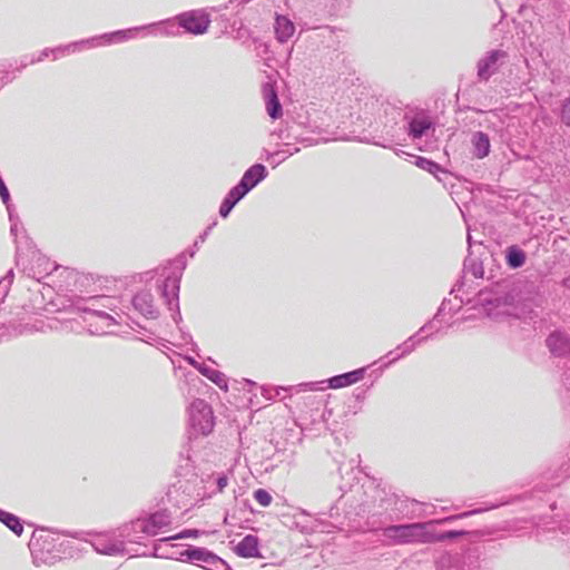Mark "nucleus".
<instances>
[{
    "label": "nucleus",
    "mask_w": 570,
    "mask_h": 570,
    "mask_svg": "<svg viewBox=\"0 0 570 570\" xmlns=\"http://www.w3.org/2000/svg\"><path fill=\"white\" fill-rule=\"evenodd\" d=\"M51 50H52L51 56H52L53 60H57L59 57H62V56H66L69 53L78 52L75 41L67 43V45H60L58 47L51 48Z\"/></svg>",
    "instance_id": "nucleus-46"
},
{
    "label": "nucleus",
    "mask_w": 570,
    "mask_h": 570,
    "mask_svg": "<svg viewBox=\"0 0 570 570\" xmlns=\"http://www.w3.org/2000/svg\"><path fill=\"white\" fill-rule=\"evenodd\" d=\"M463 272L472 274L475 278H482L484 274L483 264L480 259L468 256L463 262Z\"/></svg>",
    "instance_id": "nucleus-40"
},
{
    "label": "nucleus",
    "mask_w": 570,
    "mask_h": 570,
    "mask_svg": "<svg viewBox=\"0 0 570 570\" xmlns=\"http://www.w3.org/2000/svg\"><path fill=\"white\" fill-rule=\"evenodd\" d=\"M138 28H139V31L150 30V32H158L164 36H173V37L180 35V29H181V27L179 26V20H176V16L174 18L161 20L159 22L139 26Z\"/></svg>",
    "instance_id": "nucleus-25"
},
{
    "label": "nucleus",
    "mask_w": 570,
    "mask_h": 570,
    "mask_svg": "<svg viewBox=\"0 0 570 570\" xmlns=\"http://www.w3.org/2000/svg\"><path fill=\"white\" fill-rule=\"evenodd\" d=\"M216 222H213L207 228L197 237V239L194 243V247L197 248L199 243H204L212 232V229L216 226Z\"/></svg>",
    "instance_id": "nucleus-53"
},
{
    "label": "nucleus",
    "mask_w": 570,
    "mask_h": 570,
    "mask_svg": "<svg viewBox=\"0 0 570 570\" xmlns=\"http://www.w3.org/2000/svg\"><path fill=\"white\" fill-rule=\"evenodd\" d=\"M508 58L507 51L502 49H492L488 51L476 63V76L480 81H488Z\"/></svg>",
    "instance_id": "nucleus-11"
},
{
    "label": "nucleus",
    "mask_w": 570,
    "mask_h": 570,
    "mask_svg": "<svg viewBox=\"0 0 570 570\" xmlns=\"http://www.w3.org/2000/svg\"><path fill=\"white\" fill-rule=\"evenodd\" d=\"M0 198H1L2 203L6 205L7 210L10 212V208L13 207V205L11 204L10 191L1 176H0Z\"/></svg>",
    "instance_id": "nucleus-49"
},
{
    "label": "nucleus",
    "mask_w": 570,
    "mask_h": 570,
    "mask_svg": "<svg viewBox=\"0 0 570 570\" xmlns=\"http://www.w3.org/2000/svg\"><path fill=\"white\" fill-rule=\"evenodd\" d=\"M166 497L167 501L178 510L184 509L188 511L197 502L210 498L212 494L206 493L204 479H200L197 474H193L190 478L180 479L177 483L173 484L168 489Z\"/></svg>",
    "instance_id": "nucleus-2"
},
{
    "label": "nucleus",
    "mask_w": 570,
    "mask_h": 570,
    "mask_svg": "<svg viewBox=\"0 0 570 570\" xmlns=\"http://www.w3.org/2000/svg\"><path fill=\"white\" fill-rule=\"evenodd\" d=\"M184 33L200 36L208 31L212 19L205 9H193L176 16Z\"/></svg>",
    "instance_id": "nucleus-10"
},
{
    "label": "nucleus",
    "mask_w": 570,
    "mask_h": 570,
    "mask_svg": "<svg viewBox=\"0 0 570 570\" xmlns=\"http://www.w3.org/2000/svg\"><path fill=\"white\" fill-rule=\"evenodd\" d=\"M390 495H395V493L386 492L385 490H377L376 495L374 497L375 503H377L379 513L384 514L385 519L389 520V509L393 508L394 502L387 500Z\"/></svg>",
    "instance_id": "nucleus-39"
},
{
    "label": "nucleus",
    "mask_w": 570,
    "mask_h": 570,
    "mask_svg": "<svg viewBox=\"0 0 570 570\" xmlns=\"http://www.w3.org/2000/svg\"><path fill=\"white\" fill-rule=\"evenodd\" d=\"M394 502L393 508L389 509V521L400 520L403 518H410L409 507L410 504H414V500H409L407 498H400L399 495H390L387 499Z\"/></svg>",
    "instance_id": "nucleus-28"
},
{
    "label": "nucleus",
    "mask_w": 570,
    "mask_h": 570,
    "mask_svg": "<svg viewBox=\"0 0 570 570\" xmlns=\"http://www.w3.org/2000/svg\"><path fill=\"white\" fill-rule=\"evenodd\" d=\"M0 522L17 537H20L23 533L22 519L11 512L0 509Z\"/></svg>",
    "instance_id": "nucleus-33"
},
{
    "label": "nucleus",
    "mask_w": 570,
    "mask_h": 570,
    "mask_svg": "<svg viewBox=\"0 0 570 570\" xmlns=\"http://www.w3.org/2000/svg\"><path fill=\"white\" fill-rule=\"evenodd\" d=\"M208 478L213 480V483L216 487V490L214 492H212L210 494L220 493L228 485L229 478H228V474L225 472L213 473Z\"/></svg>",
    "instance_id": "nucleus-45"
},
{
    "label": "nucleus",
    "mask_w": 570,
    "mask_h": 570,
    "mask_svg": "<svg viewBox=\"0 0 570 570\" xmlns=\"http://www.w3.org/2000/svg\"><path fill=\"white\" fill-rule=\"evenodd\" d=\"M502 504L503 503H493L489 508L474 509V510L465 511V512H462L460 514L450 515V517H446V518H443V519H440V520H435V521H433V523H440L441 524V523L452 522L454 520L468 518L470 515L478 514V513H481L483 511H488L490 509H495V508H498V507H500Z\"/></svg>",
    "instance_id": "nucleus-42"
},
{
    "label": "nucleus",
    "mask_w": 570,
    "mask_h": 570,
    "mask_svg": "<svg viewBox=\"0 0 570 570\" xmlns=\"http://www.w3.org/2000/svg\"><path fill=\"white\" fill-rule=\"evenodd\" d=\"M414 164L420 169L432 174L439 181L443 180L441 175L446 176L449 174L439 163L423 156H415Z\"/></svg>",
    "instance_id": "nucleus-31"
},
{
    "label": "nucleus",
    "mask_w": 570,
    "mask_h": 570,
    "mask_svg": "<svg viewBox=\"0 0 570 570\" xmlns=\"http://www.w3.org/2000/svg\"><path fill=\"white\" fill-rule=\"evenodd\" d=\"M8 214H9V220L11 223L10 232L14 236L16 244H17V246H16V265L17 266L24 265L23 248H22L21 243L18 240L19 218L17 216H14L13 207L10 208V212H8Z\"/></svg>",
    "instance_id": "nucleus-34"
},
{
    "label": "nucleus",
    "mask_w": 570,
    "mask_h": 570,
    "mask_svg": "<svg viewBox=\"0 0 570 570\" xmlns=\"http://www.w3.org/2000/svg\"><path fill=\"white\" fill-rule=\"evenodd\" d=\"M560 121L570 128V96L564 98L560 107Z\"/></svg>",
    "instance_id": "nucleus-47"
},
{
    "label": "nucleus",
    "mask_w": 570,
    "mask_h": 570,
    "mask_svg": "<svg viewBox=\"0 0 570 570\" xmlns=\"http://www.w3.org/2000/svg\"><path fill=\"white\" fill-rule=\"evenodd\" d=\"M11 287L7 286L6 283H0V305L4 302Z\"/></svg>",
    "instance_id": "nucleus-58"
},
{
    "label": "nucleus",
    "mask_w": 570,
    "mask_h": 570,
    "mask_svg": "<svg viewBox=\"0 0 570 570\" xmlns=\"http://www.w3.org/2000/svg\"><path fill=\"white\" fill-rule=\"evenodd\" d=\"M316 382H307V383H301L296 386H262V395L267 400H275L276 397L281 396L282 392H288L292 390H296L297 392L302 391H315L316 390Z\"/></svg>",
    "instance_id": "nucleus-29"
},
{
    "label": "nucleus",
    "mask_w": 570,
    "mask_h": 570,
    "mask_svg": "<svg viewBox=\"0 0 570 570\" xmlns=\"http://www.w3.org/2000/svg\"><path fill=\"white\" fill-rule=\"evenodd\" d=\"M267 115L273 119H279L283 116V106L278 98V92L274 86L265 83L263 88Z\"/></svg>",
    "instance_id": "nucleus-23"
},
{
    "label": "nucleus",
    "mask_w": 570,
    "mask_h": 570,
    "mask_svg": "<svg viewBox=\"0 0 570 570\" xmlns=\"http://www.w3.org/2000/svg\"><path fill=\"white\" fill-rule=\"evenodd\" d=\"M476 303L494 321L514 318L532 321L541 307L540 287L530 281L501 279L479 291Z\"/></svg>",
    "instance_id": "nucleus-1"
},
{
    "label": "nucleus",
    "mask_w": 570,
    "mask_h": 570,
    "mask_svg": "<svg viewBox=\"0 0 570 570\" xmlns=\"http://www.w3.org/2000/svg\"><path fill=\"white\" fill-rule=\"evenodd\" d=\"M430 523L413 522L391 524L382 529L383 535L393 544L428 543Z\"/></svg>",
    "instance_id": "nucleus-6"
},
{
    "label": "nucleus",
    "mask_w": 570,
    "mask_h": 570,
    "mask_svg": "<svg viewBox=\"0 0 570 570\" xmlns=\"http://www.w3.org/2000/svg\"><path fill=\"white\" fill-rule=\"evenodd\" d=\"M433 328V321L426 322L415 334L411 335L407 340H405L402 344L397 345V347L394 351H390L385 357H390V361L385 363V366H389L390 364L399 361L400 358L411 354L416 345L421 344L422 342L426 341L432 334L426 336H420L421 333L432 330Z\"/></svg>",
    "instance_id": "nucleus-14"
},
{
    "label": "nucleus",
    "mask_w": 570,
    "mask_h": 570,
    "mask_svg": "<svg viewBox=\"0 0 570 570\" xmlns=\"http://www.w3.org/2000/svg\"><path fill=\"white\" fill-rule=\"evenodd\" d=\"M237 204L248 194V191L237 183L227 193Z\"/></svg>",
    "instance_id": "nucleus-50"
},
{
    "label": "nucleus",
    "mask_w": 570,
    "mask_h": 570,
    "mask_svg": "<svg viewBox=\"0 0 570 570\" xmlns=\"http://www.w3.org/2000/svg\"><path fill=\"white\" fill-rule=\"evenodd\" d=\"M198 372L203 376L208 379L210 382H213L215 385H217L219 389H222V390L228 389L227 379L223 372H220L218 370H214L206 364H203L202 366H199Z\"/></svg>",
    "instance_id": "nucleus-35"
},
{
    "label": "nucleus",
    "mask_w": 570,
    "mask_h": 570,
    "mask_svg": "<svg viewBox=\"0 0 570 570\" xmlns=\"http://www.w3.org/2000/svg\"><path fill=\"white\" fill-rule=\"evenodd\" d=\"M185 361L191 365L193 367H195L197 371L199 370V366H202L204 363H199L198 361H196L193 356H185Z\"/></svg>",
    "instance_id": "nucleus-60"
},
{
    "label": "nucleus",
    "mask_w": 570,
    "mask_h": 570,
    "mask_svg": "<svg viewBox=\"0 0 570 570\" xmlns=\"http://www.w3.org/2000/svg\"><path fill=\"white\" fill-rule=\"evenodd\" d=\"M463 304V298H460V303L455 306H449L451 305V301L448 299V298H444L441 303V305L439 306L435 315L433 316V318L431 321H433V324L435 322H441L442 321V317L446 314V313H450V314H454L456 313L460 308H461V305Z\"/></svg>",
    "instance_id": "nucleus-41"
},
{
    "label": "nucleus",
    "mask_w": 570,
    "mask_h": 570,
    "mask_svg": "<svg viewBox=\"0 0 570 570\" xmlns=\"http://www.w3.org/2000/svg\"><path fill=\"white\" fill-rule=\"evenodd\" d=\"M546 346L558 363L570 361V334L562 328L553 330L546 338Z\"/></svg>",
    "instance_id": "nucleus-13"
},
{
    "label": "nucleus",
    "mask_w": 570,
    "mask_h": 570,
    "mask_svg": "<svg viewBox=\"0 0 570 570\" xmlns=\"http://www.w3.org/2000/svg\"><path fill=\"white\" fill-rule=\"evenodd\" d=\"M435 566L436 570H485L481 566L478 548H469L462 553L442 556Z\"/></svg>",
    "instance_id": "nucleus-8"
},
{
    "label": "nucleus",
    "mask_w": 570,
    "mask_h": 570,
    "mask_svg": "<svg viewBox=\"0 0 570 570\" xmlns=\"http://www.w3.org/2000/svg\"><path fill=\"white\" fill-rule=\"evenodd\" d=\"M238 511L234 509L233 511H226L224 515V523L230 527L239 525L242 519L237 515Z\"/></svg>",
    "instance_id": "nucleus-51"
},
{
    "label": "nucleus",
    "mask_w": 570,
    "mask_h": 570,
    "mask_svg": "<svg viewBox=\"0 0 570 570\" xmlns=\"http://www.w3.org/2000/svg\"><path fill=\"white\" fill-rule=\"evenodd\" d=\"M203 533L204 532L198 529H184L174 535L161 538L158 541L159 542H168V541H173V540L187 539V538L196 539V538L200 537V534H203Z\"/></svg>",
    "instance_id": "nucleus-43"
},
{
    "label": "nucleus",
    "mask_w": 570,
    "mask_h": 570,
    "mask_svg": "<svg viewBox=\"0 0 570 570\" xmlns=\"http://www.w3.org/2000/svg\"><path fill=\"white\" fill-rule=\"evenodd\" d=\"M366 371L367 366L358 367L350 372L331 376L320 383H324L326 384V387L333 390L347 387L362 381L365 377Z\"/></svg>",
    "instance_id": "nucleus-19"
},
{
    "label": "nucleus",
    "mask_w": 570,
    "mask_h": 570,
    "mask_svg": "<svg viewBox=\"0 0 570 570\" xmlns=\"http://www.w3.org/2000/svg\"><path fill=\"white\" fill-rule=\"evenodd\" d=\"M471 153L475 159H484L491 153V139L489 134L478 130L471 135Z\"/></svg>",
    "instance_id": "nucleus-22"
},
{
    "label": "nucleus",
    "mask_w": 570,
    "mask_h": 570,
    "mask_svg": "<svg viewBox=\"0 0 570 570\" xmlns=\"http://www.w3.org/2000/svg\"><path fill=\"white\" fill-rule=\"evenodd\" d=\"M527 262V253L518 245H511L505 249V263L512 269L522 267Z\"/></svg>",
    "instance_id": "nucleus-32"
},
{
    "label": "nucleus",
    "mask_w": 570,
    "mask_h": 570,
    "mask_svg": "<svg viewBox=\"0 0 570 570\" xmlns=\"http://www.w3.org/2000/svg\"><path fill=\"white\" fill-rule=\"evenodd\" d=\"M90 315L96 320L95 324H89L90 327L95 326V330H89L92 334H106L116 324L115 318L104 311H91Z\"/></svg>",
    "instance_id": "nucleus-30"
},
{
    "label": "nucleus",
    "mask_w": 570,
    "mask_h": 570,
    "mask_svg": "<svg viewBox=\"0 0 570 570\" xmlns=\"http://www.w3.org/2000/svg\"><path fill=\"white\" fill-rule=\"evenodd\" d=\"M267 176L268 170L266 166L261 163H256L245 170L238 183L249 193L265 180Z\"/></svg>",
    "instance_id": "nucleus-20"
},
{
    "label": "nucleus",
    "mask_w": 570,
    "mask_h": 570,
    "mask_svg": "<svg viewBox=\"0 0 570 570\" xmlns=\"http://www.w3.org/2000/svg\"><path fill=\"white\" fill-rule=\"evenodd\" d=\"M57 546L58 539L55 533L46 529L35 530L29 541L33 564L36 567L55 564L59 559Z\"/></svg>",
    "instance_id": "nucleus-5"
},
{
    "label": "nucleus",
    "mask_w": 570,
    "mask_h": 570,
    "mask_svg": "<svg viewBox=\"0 0 570 570\" xmlns=\"http://www.w3.org/2000/svg\"><path fill=\"white\" fill-rule=\"evenodd\" d=\"M90 544L97 553L105 556H124L127 550L119 538L115 539L109 533H95Z\"/></svg>",
    "instance_id": "nucleus-17"
},
{
    "label": "nucleus",
    "mask_w": 570,
    "mask_h": 570,
    "mask_svg": "<svg viewBox=\"0 0 570 570\" xmlns=\"http://www.w3.org/2000/svg\"><path fill=\"white\" fill-rule=\"evenodd\" d=\"M313 29L316 31L315 36L317 38H322L326 41V43H325L326 47L333 48L334 50L337 49L340 41L337 39L334 28L328 27V26H323V27H315Z\"/></svg>",
    "instance_id": "nucleus-38"
},
{
    "label": "nucleus",
    "mask_w": 570,
    "mask_h": 570,
    "mask_svg": "<svg viewBox=\"0 0 570 570\" xmlns=\"http://www.w3.org/2000/svg\"><path fill=\"white\" fill-rule=\"evenodd\" d=\"M286 149H278L273 153H267L266 159L273 163V167L278 166L285 161L289 156L297 154L301 149L292 144H285Z\"/></svg>",
    "instance_id": "nucleus-36"
},
{
    "label": "nucleus",
    "mask_w": 570,
    "mask_h": 570,
    "mask_svg": "<svg viewBox=\"0 0 570 570\" xmlns=\"http://www.w3.org/2000/svg\"><path fill=\"white\" fill-rule=\"evenodd\" d=\"M254 499L262 505L268 507L272 503V495L265 489H257L254 491Z\"/></svg>",
    "instance_id": "nucleus-48"
},
{
    "label": "nucleus",
    "mask_w": 570,
    "mask_h": 570,
    "mask_svg": "<svg viewBox=\"0 0 570 570\" xmlns=\"http://www.w3.org/2000/svg\"><path fill=\"white\" fill-rule=\"evenodd\" d=\"M275 38L278 42L285 43L295 32L294 22L286 16L276 14L274 22Z\"/></svg>",
    "instance_id": "nucleus-27"
},
{
    "label": "nucleus",
    "mask_w": 570,
    "mask_h": 570,
    "mask_svg": "<svg viewBox=\"0 0 570 570\" xmlns=\"http://www.w3.org/2000/svg\"><path fill=\"white\" fill-rule=\"evenodd\" d=\"M63 273H66L67 279H70L73 282L75 289H78V284L82 285L83 276L80 275L78 272L73 269H63Z\"/></svg>",
    "instance_id": "nucleus-52"
},
{
    "label": "nucleus",
    "mask_w": 570,
    "mask_h": 570,
    "mask_svg": "<svg viewBox=\"0 0 570 570\" xmlns=\"http://www.w3.org/2000/svg\"><path fill=\"white\" fill-rule=\"evenodd\" d=\"M234 208H232L225 200H222L219 206V216L222 218H227Z\"/></svg>",
    "instance_id": "nucleus-55"
},
{
    "label": "nucleus",
    "mask_w": 570,
    "mask_h": 570,
    "mask_svg": "<svg viewBox=\"0 0 570 570\" xmlns=\"http://www.w3.org/2000/svg\"><path fill=\"white\" fill-rule=\"evenodd\" d=\"M238 512H246V511H253L250 502L248 500H240L237 502V505L235 508Z\"/></svg>",
    "instance_id": "nucleus-56"
},
{
    "label": "nucleus",
    "mask_w": 570,
    "mask_h": 570,
    "mask_svg": "<svg viewBox=\"0 0 570 570\" xmlns=\"http://www.w3.org/2000/svg\"><path fill=\"white\" fill-rule=\"evenodd\" d=\"M234 552L245 559L259 558V539L254 534H246L235 547Z\"/></svg>",
    "instance_id": "nucleus-24"
},
{
    "label": "nucleus",
    "mask_w": 570,
    "mask_h": 570,
    "mask_svg": "<svg viewBox=\"0 0 570 570\" xmlns=\"http://www.w3.org/2000/svg\"><path fill=\"white\" fill-rule=\"evenodd\" d=\"M404 118L406 132L413 140L422 139L430 130H434V122L426 110H420L411 117L404 115Z\"/></svg>",
    "instance_id": "nucleus-15"
},
{
    "label": "nucleus",
    "mask_w": 570,
    "mask_h": 570,
    "mask_svg": "<svg viewBox=\"0 0 570 570\" xmlns=\"http://www.w3.org/2000/svg\"><path fill=\"white\" fill-rule=\"evenodd\" d=\"M463 286H464V277L462 276L461 278H459L455 284L453 285L450 294H454L456 292H461L463 289Z\"/></svg>",
    "instance_id": "nucleus-59"
},
{
    "label": "nucleus",
    "mask_w": 570,
    "mask_h": 570,
    "mask_svg": "<svg viewBox=\"0 0 570 570\" xmlns=\"http://www.w3.org/2000/svg\"><path fill=\"white\" fill-rule=\"evenodd\" d=\"M468 531L464 530H446L441 532H430L429 531V542H444V541H453L459 538L468 535Z\"/></svg>",
    "instance_id": "nucleus-37"
},
{
    "label": "nucleus",
    "mask_w": 570,
    "mask_h": 570,
    "mask_svg": "<svg viewBox=\"0 0 570 570\" xmlns=\"http://www.w3.org/2000/svg\"><path fill=\"white\" fill-rule=\"evenodd\" d=\"M136 523H142L141 518H137L118 529L117 538H119L124 546L125 543H140L139 539L142 538L144 528L136 525Z\"/></svg>",
    "instance_id": "nucleus-26"
},
{
    "label": "nucleus",
    "mask_w": 570,
    "mask_h": 570,
    "mask_svg": "<svg viewBox=\"0 0 570 570\" xmlns=\"http://www.w3.org/2000/svg\"><path fill=\"white\" fill-rule=\"evenodd\" d=\"M562 286L570 289V275L562 279Z\"/></svg>",
    "instance_id": "nucleus-64"
},
{
    "label": "nucleus",
    "mask_w": 570,
    "mask_h": 570,
    "mask_svg": "<svg viewBox=\"0 0 570 570\" xmlns=\"http://www.w3.org/2000/svg\"><path fill=\"white\" fill-rule=\"evenodd\" d=\"M297 141L301 144H304L305 146H313V145L317 144V140H315L311 137L297 138Z\"/></svg>",
    "instance_id": "nucleus-61"
},
{
    "label": "nucleus",
    "mask_w": 570,
    "mask_h": 570,
    "mask_svg": "<svg viewBox=\"0 0 570 570\" xmlns=\"http://www.w3.org/2000/svg\"><path fill=\"white\" fill-rule=\"evenodd\" d=\"M139 32V28H128L116 30L111 32H106L102 35L94 36L87 39L77 40L76 47L77 51H82L91 48H97L101 46H110L114 43H121L134 39Z\"/></svg>",
    "instance_id": "nucleus-9"
},
{
    "label": "nucleus",
    "mask_w": 570,
    "mask_h": 570,
    "mask_svg": "<svg viewBox=\"0 0 570 570\" xmlns=\"http://www.w3.org/2000/svg\"><path fill=\"white\" fill-rule=\"evenodd\" d=\"M189 438L207 436L215 426L213 407L203 399H195L188 407Z\"/></svg>",
    "instance_id": "nucleus-7"
},
{
    "label": "nucleus",
    "mask_w": 570,
    "mask_h": 570,
    "mask_svg": "<svg viewBox=\"0 0 570 570\" xmlns=\"http://www.w3.org/2000/svg\"><path fill=\"white\" fill-rule=\"evenodd\" d=\"M51 51H52L51 48H45L43 50H41L39 52V55L37 57L32 56L30 58V62L36 63V62L42 61L46 58H49L51 56Z\"/></svg>",
    "instance_id": "nucleus-54"
},
{
    "label": "nucleus",
    "mask_w": 570,
    "mask_h": 570,
    "mask_svg": "<svg viewBox=\"0 0 570 570\" xmlns=\"http://www.w3.org/2000/svg\"><path fill=\"white\" fill-rule=\"evenodd\" d=\"M135 556L179 560L181 562L203 567L205 570H217L222 569L224 566V559L209 549L191 544L187 546V548L180 551L178 556L160 553L157 543H155L154 551L151 553L142 552L136 553Z\"/></svg>",
    "instance_id": "nucleus-4"
},
{
    "label": "nucleus",
    "mask_w": 570,
    "mask_h": 570,
    "mask_svg": "<svg viewBox=\"0 0 570 570\" xmlns=\"http://www.w3.org/2000/svg\"><path fill=\"white\" fill-rule=\"evenodd\" d=\"M13 278H14V272L11 268L7 272V274L2 278H0V283H6L7 286L11 287L12 283H13Z\"/></svg>",
    "instance_id": "nucleus-57"
},
{
    "label": "nucleus",
    "mask_w": 570,
    "mask_h": 570,
    "mask_svg": "<svg viewBox=\"0 0 570 570\" xmlns=\"http://www.w3.org/2000/svg\"><path fill=\"white\" fill-rule=\"evenodd\" d=\"M173 265L178 271L168 272L161 282H157V287L168 309L173 311V321L178 325L183 321L179 308V288L183 271L187 265L185 254L178 255Z\"/></svg>",
    "instance_id": "nucleus-3"
},
{
    "label": "nucleus",
    "mask_w": 570,
    "mask_h": 570,
    "mask_svg": "<svg viewBox=\"0 0 570 570\" xmlns=\"http://www.w3.org/2000/svg\"><path fill=\"white\" fill-rule=\"evenodd\" d=\"M223 200H225V203H227L232 208L237 205V203L228 194H226Z\"/></svg>",
    "instance_id": "nucleus-63"
},
{
    "label": "nucleus",
    "mask_w": 570,
    "mask_h": 570,
    "mask_svg": "<svg viewBox=\"0 0 570 570\" xmlns=\"http://www.w3.org/2000/svg\"><path fill=\"white\" fill-rule=\"evenodd\" d=\"M560 372V382L563 389L570 393V361H563L556 365Z\"/></svg>",
    "instance_id": "nucleus-44"
},
{
    "label": "nucleus",
    "mask_w": 570,
    "mask_h": 570,
    "mask_svg": "<svg viewBox=\"0 0 570 570\" xmlns=\"http://www.w3.org/2000/svg\"><path fill=\"white\" fill-rule=\"evenodd\" d=\"M173 520L171 511L167 508H163L146 514V517L141 518L142 523H136V525L144 528L145 535L155 537L160 531L169 528Z\"/></svg>",
    "instance_id": "nucleus-12"
},
{
    "label": "nucleus",
    "mask_w": 570,
    "mask_h": 570,
    "mask_svg": "<svg viewBox=\"0 0 570 570\" xmlns=\"http://www.w3.org/2000/svg\"><path fill=\"white\" fill-rule=\"evenodd\" d=\"M364 112L377 118L387 117L391 114L392 119H395L394 115L401 116L402 110L383 95H373L364 102Z\"/></svg>",
    "instance_id": "nucleus-16"
},
{
    "label": "nucleus",
    "mask_w": 570,
    "mask_h": 570,
    "mask_svg": "<svg viewBox=\"0 0 570 570\" xmlns=\"http://www.w3.org/2000/svg\"><path fill=\"white\" fill-rule=\"evenodd\" d=\"M23 238L28 245V250H31L32 258L38 256V266H31L30 268L23 267V271L29 277L40 281L43 276L49 275L55 267L52 266V263L49 262V259L40 257L38 250L29 247V243H31V240L27 236H23Z\"/></svg>",
    "instance_id": "nucleus-21"
},
{
    "label": "nucleus",
    "mask_w": 570,
    "mask_h": 570,
    "mask_svg": "<svg viewBox=\"0 0 570 570\" xmlns=\"http://www.w3.org/2000/svg\"><path fill=\"white\" fill-rule=\"evenodd\" d=\"M365 394H366V390L356 389V391H355V397L360 402L365 399Z\"/></svg>",
    "instance_id": "nucleus-62"
},
{
    "label": "nucleus",
    "mask_w": 570,
    "mask_h": 570,
    "mask_svg": "<svg viewBox=\"0 0 570 570\" xmlns=\"http://www.w3.org/2000/svg\"><path fill=\"white\" fill-rule=\"evenodd\" d=\"M131 305L137 313L146 318L156 320L160 315L154 295L149 289L137 292L131 298Z\"/></svg>",
    "instance_id": "nucleus-18"
}]
</instances>
